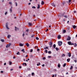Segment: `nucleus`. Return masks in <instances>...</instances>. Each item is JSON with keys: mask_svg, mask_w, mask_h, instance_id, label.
I'll list each match as a JSON object with an SVG mask.
<instances>
[{"mask_svg": "<svg viewBox=\"0 0 77 77\" xmlns=\"http://www.w3.org/2000/svg\"><path fill=\"white\" fill-rule=\"evenodd\" d=\"M49 47L50 48H51V47H52L53 43L52 42H51H51L49 43Z\"/></svg>", "mask_w": 77, "mask_h": 77, "instance_id": "nucleus-1", "label": "nucleus"}, {"mask_svg": "<svg viewBox=\"0 0 77 77\" xmlns=\"http://www.w3.org/2000/svg\"><path fill=\"white\" fill-rule=\"evenodd\" d=\"M58 45L60 46V45H62V42H58Z\"/></svg>", "mask_w": 77, "mask_h": 77, "instance_id": "nucleus-2", "label": "nucleus"}, {"mask_svg": "<svg viewBox=\"0 0 77 77\" xmlns=\"http://www.w3.org/2000/svg\"><path fill=\"white\" fill-rule=\"evenodd\" d=\"M72 43V42H68V44H69V45H74V43Z\"/></svg>", "mask_w": 77, "mask_h": 77, "instance_id": "nucleus-3", "label": "nucleus"}, {"mask_svg": "<svg viewBox=\"0 0 77 77\" xmlns=\"http://www.w3.org/2000/svg\"><path fill=\"white\" fill-rule=\"evenodd\" d=\"M63 15H64V14H60V15L59 14L58 15V17H63Z\"/></svg>", "mask_w": 77, "mask_h": 77, "instance_id": "nucleus-4", "label": "nucleus"}, {"mask_svg": "<svg viewBox=\"0 0 77 77\" xmlns=\"http://www.w3.org/2000/svg\"><path fill=\"white\" fill-rule=\"evenodd\" d=\"M6 27L7 29H9V27H8V23H6Z\"/></svg>", "mask_w": 77, "mask_h": 77, "instance_id": "nucleus-5", "label": "nucleus"}, {"mask_svg": "<svg viewBox=\"0 0 77 77\" xmlns=\"http://www.w3.org/2000/svg\"><path fill=\"white\" fill-rule=\"evenodd\" d=\"M67 40V41H70V40H71V37H70L69 36H68Z\"/></svg>", "mask_w": 77, "mask_h": 77, "instance_id": "nucleus-6", "label": "nucleus"}, {"mask_svg": "<svg viewBox=\"0 0 77 77\" xmlns=\"http://www.w3.org/2000/svg\"><path fill=\"white\" fill-rule=\"evenodd\" d=\"M11 44L9 43V45H8L6 46V48H8V47H9L10 46H11Z\"/></svg>", "mask_w": 77, "mask_h": 77, "instance_id": "nucleus-7", "label": "nucleus"}, {"mask_svg": "<svg viewBox=\"0 0 77 77\" xmlns=\"http://www.w3.org/2000/svg\"><path fill=\"white\" fill-rule=\"evenodd\" d=\"M68 56L69 57H71V53H68Z\"/></svg>", "mask_w": 77, "mask_h": 77, "instance_id": "nucleus-8", "label": "nucleus"}, {"mask_svg": "<svg viewBox=\"0 0 77 77\" xmlns=\"http://www.w3.org/2000/svg\"><path fill=\"white\" fill-rule=\"evenodd\" d=\"M51 5L52 6H54V7H55V5L54 4V3H51Z\"/></svg>", "mask_w": 77, "mask_h": 77, "instance_id": "nucleus-9", "label": "nucleus"}, {"mask_svg": "<svg viewBox=\"0 0 77 77\" xmlns=\"http://www.w3.org/2000/svg\"><path fill=\"white\" fill-rule=\"evenodd\" d=\"M58 39H60L61 38V36L60 35H59L58 36Z\"/></svg>", "mask_w": 77, "mask_h": 77, "instance_id": "nucleus-10", "label": "nucleus"}, {"mask_svg": "<svg viewBox=\"0 0 77 77\" xmlns=\"http://www.w3.org/2000/svg\"><path fill=\"white\" fill-rule=\"evenodd\" d=\"M20 47H23L24 45L23 44H22V43H20Z\"/></svg>", "mask_w": 77, "mask_h": 77, "instance_id": "nucleus-11", "label": "nucleus"}, {"mask_svg": "<svg viewBox=\"0 0 77 77\" xmlns=\"http://www.w3.org/2000/svg\"><path fill=\"white\" fill-rule=\"evenodd\" d=\"M67 62H69L70 61V58H68L67 59Z\"/></svg>", "mask_w": 77, "mask_h": 77, "instance_id": "nucleus-12", "label": "nucleus"}, {"mask_svg": "<svg viewBox=\"0 0 77 77\" xmlns=\"http://www.w3.org/2000/svg\"><path fill=\"white\" fill-rule=\"evenodd\" d=\"M26 45L27 47H29V44L28 43H26Z\"/></svg>", "mask_w": 77, "mask_h": 77, "instance_id": "nucleus-13", "label": "nucleus"}, {"mask_svg": "<svg viewBox=\"0 0 77 77\" xmlns=\"http://www.w3.org/2000/svg\"><path fill=\"white\" fill-rule=\"evenodd\" d=\"M63 33H66V30H63Z\"/></svg>", "mask_w": 77, "mask_h": 77, "instance_id": "nucleus-14", "label": "nucleus"}, {"mask_svg": "<svg viewBox=\"0 0 77 77\" xmlns=\"http://www.w3.org/2000/svg\"><path fill=\"white\" fill-rule=\"evenodd\" d=\"M53 47H54V49L55 48H56V45L55 44H54V45H53Z\"/></svg>", "mask_w": 77, "mask_h": 77, "instance_id": "nucleus-15", "label": "nucleus"}, {"mask_svg": "<svg viewBox=\"0 0 77 77\" xmlns=\"http://www.w3.org/2000/svg\"><path fill=\"white\" fill-rule=\"evenodd\" d=\"M73 29H75L76 28V26H75V25H73Z\"/></svg>", "mask_w": 77, "mask_h": 77, "instance_id": "nucleus-16", "label": "nucleus"}, {"mask_svg": "<svg viewBox=\"0 0 77 77\" xmlns=\"http://www.w3.org/2000/svg\"><path fill=\"white\" fill-rule=\"evenodd\" d=\"M38 5L37 9H39V8H40V5L38 4Z\"/></svg>", "mask_w": 77, "mask_h": 77, "instance_id": "nucleus-17", "label": "nucleus"}, {"mask_svg": "<svg viewBox=\"0 0 77 77\" xmlns=\"http://www.w3.org/2000/svg\"><path fill=\"white\" fill-rule=\"evenodd\" d=\"M41 4L42 5H44V1H42V2Z\"/></svg>", "mask_w": 77, "mask_h": 77, "instance_id": "nucleus-18", "label": "nucleus"}, {"mask_svg": "<svg viewBox=\"0 0 77 77\" xmlns=\"http://www.w3.org/2000/svg\"><path fill=\"white\" fill-rule=\"evenodd\" d=\"M29 26H31L32 25V23H29Z\"/></svg>", "mask_w": 77, "mask_h": 77, "instance_id": "nucleus-19", "label": "nucleus"}, {"mask_svg": "<svg viewBox=\"0 0 77 77\" xmlns=\"http://www.w3.org/2000/svg\"><path fill=\"white\" fill-rule=\"evenodd\" d=\"M12 7H11L10 9V11L11 13L12 12Z\"/></svg>", "mask_w": 77, "mask_h": 77, "instance_id": "nucleus-20", "label": "nucleus"}, {"mask_svg": "<svg viewBox=\"0 0 77 77\" xmlns=\"http://www.w3.org/2000/svg\"><path fill=\"white\" fill-rule=\"evenodd\" d=\"M66 65V63H65L63 66V67H65Z\"/></svg>", "mask_w": 77, "mask_h": 77, "instance_id": "nucleus-21", "label": "nucleus"}, {"mask_svg": "<svg viewBox=\"0 0 77 77\" xmlns=\"http://www.w3.org/2000/svg\"><path fill=\"white\" fill-rule=\"evenodd\" d=\"M11 35H8L7 38H10V37H11Z\"/></svg>", "mask_w": 77, "mask_h": 77, "instance_id": "nucleus-22", "label": "nucleus"}, {"mask_svg": "<svg viewBox=\"0 0 77 77\" xmlns=\"http://www.w3.org/2000/svg\"><path fill=\"white\" fill-rule=\"evenodd\" d=\"M55 49L56 50V51H58L59 50V48H57V47H56L55 48Z\"/></svg>", "mask_w": 77, "mask_h": 77, "instance_id": "nucleus-23", "label": "nucleus"}, {"mask_svg": "<svg viewBox=\"0 0 77 77\" xmlns=\"http://www.w3.org/2000/svg\"><path fill=\"white\" fill-rule=\"evenodd\" d=\"M9 65H12V62L9 61Z\"/></svg>", "mask_w": 77, "mask_h": 77, "instance_id": "nucleus-24", "label": "nucleus"}, {"mask_svg": "<svg viewBox=\"0 0 77 77\" xmlns=\"http://www.w3.org/2000/svg\"><path fill=\"white\" fill-rule=\"evenodd\" d=\"M1 41L2 42H5V40L3 39H2L1 40Z\"/></svg>", "mask_w": 77, "mask_h": 77, "instance_id": "nucleus-25", "label": "nucleus"}, {"mask_svg": "<svg viewBox=\"0 0 77 77\" xmlns=\"http://www.w3.org/2000/svg\"><path fill=\"white\" fill-rule=\"evenodd\" d=\"M65 55L64 54H63V55H62V57H65Z\"/></svg>", "mask_w": 77, "mask_h": 77, "instance_id": "nucleus-26", "label": "nucleus"}, {"mask_svg": "<svg viewBox=\"0 0 77 77\" xmlns=\"http://www.w3.org/2000/svg\"><path fill=\"white\" fill-rule=\"evenodd\" d=\"M22 51H23V53H25V51H24V49H23L21 50Z\"/></svg>", "mask_w": 77, "mask_h": 77, "instance_id": "nucleus-27", "label": "nucleus"}, {"mask_svg": "<svg viewBox=\"0 0 77 77\" xmlns=\"http://www.w3.org/2000/svg\"><path fill=\"white\" fill-rule=\"evenodd\" d=\"M44 49L45 50L46 49H48V48L47 47H46V48H44Z\"/></svg>", "mask_w": 77, "mask_h": 77, "instance_id": "nucleus-28", "label": "nucleus"}, {"mask_svg": "<svg viewBox=\"0 0 77 77\" xmlns=\"http://www.w3.org/2000/svg\"><path fill=\"white\" fill-rule=\"evenodd\" d=\"M58 68H60V64L58 65Z\"/></svg>", "mask_w": 77, "mask_h": 77, "instance_id": "nucleus-29", "label": "nucleus"}, {"mask_svg": "<svg viewBox=\"0 0 77 77\" xmlns=\"http://www.w3.org/2000/svg\"><path fill=\"white\" fill-rule=\"evenodd\" d=\"M43 59V60H46V58L45 57H43L42 58Z\"/></svg>", "mask_w": 77, "mask_h": 77, "instance_id": "nucleus-30", "label": "nucleus"}, {"mask_svg": "<svg viewBox=\"0 0 77 77\" xmlns=\"http://www.w3.org/2000/svg\"><path fill=\"white\" fill-rule=\"evenodd\" d=\"M17 29H18V28H17V27H15V31H17Z\"/></svg>", "mask_w": 77, "mask_h": 77, "instance_id": "nucleus-31", "label": "nucleus"}, {"mask_svg": "<svg viewBox=\"0 0 77 77\" xmlns=\"http://www.w3.org/2000/svg\"><path fill=\"white\" fill-rule=\"evenodd\" d=\"M17 54V55H19L20 54V52H18Z\"/></svg>", "mask_w": 77, "mask_h": 77, "instance_id": "nucleus-32", "label": "nucleus"}, {"mask_svg": "<svg viewBox=\"0 0 77 77\" xmlns=\"http://www.w3.org/2000/svg\"><path fill=\"white\" fill-rule=\"evenodd\" d=\"M32 8L33 9H35L36 8V7L35 6H32Z\"/></svg>", "mask_w": 77, "mask_h": 77, "instance_id": "nucleus-33", "label": "nucleus"}, {"mask_svg": "<svg viewBox=\"0 0 77 77\" xmlns=\"http://www.w3.org/2000/svg\"><path fill=\"white\" fill-rule=\"evenodd\" d=\"M36 40H39V38L38 37H36Z\"/></svg>", "mask_w": 77, "mask_h": 77, "instance_id": "nucleus-34", "label": "nucleus"}, {"mask_svg": "<svg viewBox=\"0 0 77 77\" xmlns=\"http://www.w3.org/2000/svg\"><path fill=\"white\" fill-rule=\"evenodd\" d=\"M72 68H73V67H72V66H71V68H70V69H72Z\"/></svg>", "mask_w": 77, "mask_h": 77, "instance_id": "nucleus-35", "label": "nucleus"}, {"mask_svg": "<svg viewBox=\"0 0 77 77\" xmlns=\"http://www.w3.org/2000/svg\"><path fill=\"white\" fill-rule=\"evenodd\" d=\"M29 29H27L26 30V32H29Z\"/></svg>", "mask_w": 77, "mask_h": 77, "instance_id": "nucleus-36", "label": "nucleus"}, {"mask_svg": "<svg viewBox=\"0 0 77 77\" xmlns=\"http://www.w3.org/2000/svg\"><path fill=\"white\" fill-rule=\"evenodd\" d=\"M40 65V63H38V64H37V66H39V65Z\"/></svg>", "mask_w": 77, "mask_h": 77, "instance_id": "nucleus-37", "label": "nucleus"}, {"mask_svg": "<svg viewBox=\"0 0 77 77\" xmlns=\"http://www.w3.org/2000/svg\"><path fill=\"white\" fill-rule=\"evenodd\" d=\"M45 52H46V53H48V51L47 50H45Z\"/></svg>", "mask_w": 77, "mask_h": 77, "instance_id": "nucleus-38", "label": "nucleus"}, {"mask_svg": "<svg viewBox=\"0 0 77 77\" xmlns=\"http://www.w3.org/2000/svg\"><path fill=\"white\" fill-rule=\"evenodd\" d=\"M48 53H49V54H51V51H48Z\"/></svg>", "mask_w": 77, "mask_h": 77, "instance_id": "nucleus-39", "label": "nucleus"}, {"mask_svg": "<svg viewBox=\"0 0 77 77\" xmlns=\"http://www.w3.org/2000/svg\"><path fill=\"white\" fill-rule=\"evenodd\" d=\"M8 14V12H6L5 13V15H6V14Z\"/></svg>", "mask_w": 77, "mask_h": 77, "instance_id": "nucleus-40", "label": "nucleus"}, {"mask_svg": "<svg viewBox=\"0 0 77 77\" xmlns=\"http://www.w3.org/2000/svg\"><path fill=\"white\" fill-rule=\"evenodd\" d=\"M32 51H33V49H31V51H30V52H32Z\"/></svg>", "mask_w": 77, "mask_h": 77, "instance_id": "nucleus-41", "label": "nucleus"}, {"mask_svg": "<svg viewBox=\"0 0 77 77\" xmlns=\"http://www.w3.org/2000/svg\"><path fill=\"white\" fill-rule=\"evenodd\" d=\"M64 17H65V18H67V16L65 15L64 16Z\"/></svg>", "mask_w": 77, "mask_h": 77, "instance_id": "nucleus-42", "label": "nucleus"}, {"mask_svg": "<svg viewBox=\"0 0 77 77\" xmlns=\"http://www.w3.org/2000/svg\"><path fill=\"white\" fill-rule=\"evenodd\" d=\"M74 56H72V58L74 59Z\"/></svg>", "mask_w": 77, "mask_h": 77, "instance_id": "nucleus-43", "label": "nucleus"}, {"mask_svg": "<svg viewBox=\"0 0 77 77\" xmlns=\"http://www.w3.org/2000/svg\"><path fill=\"white\" fill-rule=\"evenodd\" d=\"M9 4H10V5H12V2H9Z\"/></svg>", "mask_w": 77, "mask_h": 77, "instance_id": "nucleus-44", "label": "nucleus"}, {"mask_svg": "<svg viewBox=\"0 0 77 77\" xmlns=\"http://www.w3.org/2000/svg\"><path fill=\"white\" fill-rule=\"evenodd\" d=\"M23 37H24V36H25V34H24V33H23L22 35Z\"/></svg>", "mask_w": 77, "mask_h": 77, "instance_id": "nucleus-45", "label": "nucleus"}, {"mask_svg": "<svg viewBox=\"0 0 77 77\" xmlns=\"http://www.w3.org/2000/svg\"><path fill=\"white\" fill-rule=\"evenodd\" d=\"M34 75V73L32 72V75Z\"/></svg>", "mask_w": 77, "mask_h": 77, "instance_id": "nucleus-46", "label": "nucleus"}, {"mask_svg": "<svg viewBox=\"0 0 77 77\" xmlns=\"http://www.w3.org/2000/svg\"><path fill=\"white\" fill-rule=\"evenodd\" d=\"M47 31H48V29H47V30H45V31L47 32Z\"/></svg>", "mask_w": 77, "mask_h": 77, "instance_id": "nucleus-47", "label": "nucleus"}, {"mask_svg": "<svg viewBox=\"0 0 77 77\" xmlns=\"http://www.w3.org/2000/svg\"><path fill=\"white\" fill-rule=\"evenodd\" d=\"M74 62H75V63H76V62H77L76 60H74Z\"/></svg>", "mask_w": 77, "mask_h": 77, "instance_id": "nucleus-48", "label": "nucleus"}, {"mask_svg": "<svg viewBox=\"0 0 77 77\" xmlns=\"http://www.w3.org/2000/svg\"><path fill=\"white\" fill-rule=\"evenodd\" d=\"M25 65V66H27V64H26V63H24Z\"/></svg>", "mask_w": 77, "mask_h": 77, "instance_id": "nucleus-49", "label": "nucleus"}, {"mask_svg": "<svg viewBox=\"0 0 77 77\" xmlns=\"http://www.w3.org/2000/svg\"><path fill=\"white\" fill-rule=\"evenodd\" d=\"M30 57H33V55H30Z\"/></svg>", "mask_w": 77, "mask_h": 77, "instance_id": "nucleus-50", "label": "nucleus"}, {"mask_svg": "<svg viewBox=\"0 0 77 77\" xmlns=\"http://www.w3.org/2000/svg\"><path fill=\"white\" fill-rule=\"evenodd\" d=\"M1 73H3V71H1Z\"/></svg>", "mask_w": 77, "mask_h": 77, "instance_id": "nucleus-51", "label": "nucleus"}, {"mask_svg": "<svg viewBox=\"0 0 77 77\" xmlns=\"http://www.w3.org/2000/svg\"><path fill=\"white\" fill-rule=\"evenodd\" d=\"M48 58H51V56H48Z\"/></svg>", "mask_w": 77, "mask_h": 77, "instance_id": "nucleus-52", "label": "nucleus"}, {"mask_svg": "<svg viewBox=\"0 0 77 77\" xmlns=\"http://www.w3.org/2000/svg\"><path fill=\"white\" fill-rule=\"evenodd\" d=\"M34 37V35H32L31 36L32 38H33Z\"/></svg>", "mask_w": 77, "mask_h": 77, "instance_id": "nucleus-53", "label": "nucleus"}, {"mask_svg": "<svg viewBox=\"0 0 77 77\" xmlns=\"http://www.w3.org/2000/svg\"><path fill=\"white\" fill-rule=\"evenodd\" d=\"M45 66V64H43L42 65V66Z\"/></svg>", "mask_w": 77, "mask_h": 77, "instance_id": "nucleus-54", "label": "nucleus"}, {"mask_svg": "<svg viewBox=\"0 0 77 77\" xmlns=\"http://www.w3.org/2000/svg\"><path fill=\"white\" fill-rule=\"evenodd\" d=\"M6 65V63H5L4 64V65Z\"/></svg>", "mask_w": 77, "mask_h": 77, "instance_id": "nucleus-55", "label": "nucleus"}, {"mask_svg": "<svg viewBox=\"0 0 77 77\" xmlns=\"http://www.w3.org/2000/svg\"><path fill=\"white\" fill-rule=\"evenodd\" d=\"M71 2V0H69V3H70Z\"/></svg>", "mask_w": 77, "mask_h": 77, "instance_id": "nucleus-56", "label": "nucleus"}, {"mask_svg": "<svg viewBox=\"0 0 77 77\" xmlns=\"http://www.w3.org/2000/svg\"><path fill=\"white\" fill-rule=\"evenodd\" d=\"M65 2H63V5H65Z\"/></svg>", "mask_w": 77, "mask_h": 77, "instance_id": "nucleus-57", "label": "nucleus"}, {"mask_svg": "<svg viewBox=\"0 0 77 77\" xmlns=\"http://www.w3.org/2000/svg\"><path fill=\"white\" fill-rule=\"evenodd\" d=\"M37 51H39V49H37Z\"/></svg>", "mask_w": 77, "mask_h": 77, "instance_id": "nucleus-58", "label": "nucleus"}, {"mask_svg": "<svg viewBox=\"0 0 77 77\" xmlns=\"http://www.w3.org/2000/svg\"><path fill=\"white\" fill-rule=\"evenodd\" d=\"M28 70H29V71H30V68H28Z\"/></svg>", "mask_w": 77, "mask_h": 77, "instance_id": "nucleus-59", "label": "nucleus"}, {"mask_svg": "<svg viewBox=\"0 0 77 77\" xmlns=\"http://www.w3.org/2000/svg\"><path fill=\"white\" fill-rule=\"evenodd\" d=\"M19 68H21V66H19Z\"/></svg>", "mask_w": 77, "mask_h": 77, "instance_id": "nucleus-60", "label": "nucleus"}, {"mask_svg": "<svg viewBox=\"0 0 77 77\" xmlns=\"http://www.w3.org/2000/svg\"><path fill=\"white\" fill-rule=\"evenodd\" d=\"M11 71H13V69H11Z\"/></svg>", "mask_w": 77, "mask_h": 77, "instance_id": "nucleus-61", "label": "nucleus"}, {"mask_svg": "<svg viewBox=\"0 0 77 77\" xmlns=\"http://www.w3.org/2000/svg\"><path fill=\"white\" fill-rule=\"evenodd\" d=\"M74 13H76V11H74Z\"/></svg>", "mask_w": 77, "mask_h": 77, "instance_id": "nucleus-62", "label": "nucleus"}, {"mask_svg": "<svg viewBox=\"0 0 77 77\" xmlns=\"http://www.w3.org/2000/svg\"><path fill=\"white\" fill-rule=\"evenodd\" d=\"M52 77H54V75H53L52 76Z\"/></svg>", "mask_w": 77, "mask_h": 77, "instance_id": "nucleus-63", "label": "nucleus"}, {"mask_svg": "<svg viewBox=\"0 0 77 77\" xmlns=\"http://www.w3.org/2000/svg\"><path fill=\"white\" fill-rule=\"evenodd\" d=\"M74 44H75V45H76V46H77V45L76 43H75Z\"/></svg>", "mask_w": 77, "mask_h": 77, "instance_id": "nucleus-64", "label": "nucleus"}]
</instances>
